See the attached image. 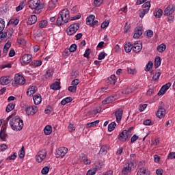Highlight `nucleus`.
Masks as SVG:
<instances>
[{"label": "nucleus", "mask_w": 175, "mask_h": 175, "mask_svg": "<svg viewBox=\"0 0 175 175\" xmlns=\"http://www.w3.org/2000/svg\"><path fill=\"white\" fill-rule=\"evenodd\" d=\"M64 18L62 16H60L59 14L56 21L57 25H58V27H61V25H62L63 24H66V23H64Z\"/></svg>", "instance_id": "obj_32"}, {"label": "nucleus", "mask_w": 175, "mask_h": 175, "mask_svg": "<svg viewBox=\"0 0 175 175\" xmlns=\"http://www.w3.org/2000/svg\"><path fill=\"white\" fill-rule=\"evenodd\" d=\"M72 97L69 96V97H66L65 98H64L62 101H61V105H62L63 106H65V105H66L67 103H70V102H72Z\"/></svg>", "instance_id": "obj_36"}, {"label": "nucleus", "mask_w": 175, "mask_h": 175, "mask_svg": "<svg viewBox=\"0 0 175 175\" xmlns=\"http://www.w3.org/2000/svg\"><path fill=\"white\" fill-rule=\"evenodd\" d=\"M36 21H38V17L36 15H31L28 18L27 24L32 25V24H35Z\"/></svg>", "instance_id": "obj_23"}, {"label": "nucleus", "mask_w": 175, "mask_h": 175, "mask_svg": "<svg viewBox=\"0 0 175 175\" xmlns=\"http://www.w3.org/2000/svg\"><path fill=\"white\" fill-rule=\"evenodd\" d=\"M82 162H83V163L85 165H90L91 163V160L85 158V157H82Z\"/></svg>", "instance_id": "obj_55"}, {"label": "nucleus", "mask_w": 175, "mask_h": 175, "mask_svg": "<svg viewBox=\"0 0 175 175\" xmlns=\"http://www.w3.org/2000/svg\"><path fill=\"white\" fill-rule=\"evenodd\" d=\"M99 124V120H96L86 124V128H92V126H96Z\"/></svg>", "instance_id": "obj_41"}, {"label": "nucleus", "mask_w": 175, "mask_h": 175, "mask_svg": "<svg viewBox=\"0 0 175 175\" xmlns=\"http://www.w3.org/2000/svg\"><path fill=\"white\" fill-rule=\"evenodd\" d=\"M68 91H70V92H73L74 94L76 93V91H77V86H70L68 87Z\"/></svg>", "instance_id": "obj_52"}, {"label": "nucleus", "mask_w": 175, "mask_h": 175, "mask_svg": "<svg viewBox=\"0 0 175 175\" xmlns=\"http://www.w3.org/2000/svg\"><path fill=\"white\" fill-rule=\"evenodd\" d=\"M79 84H80V81L79 79H74L71 82V85H72L74 87H77V85H79Z\"/></svg>", "instance_id": "obj_56"}, {"label": "nucleus", "mask_w": 175, "mask_h": 175, "mask_svg": "<svg viewBox=\"0 0 175 175\" xmlns=\"http://www.w3.org/2000/svg\"><path fill=\"white\" fill-rule=\"evenodd\" d=\"M153 35H154V32L152 30L146 31V36H147V38H152Z\"/></svg>", "instance_id": "obj_62"}, {"label": "nucleus", "mask_w": 175, "mask_h": 175, "mask_svg": "<svg viewBox=\"0 0 175 175\" xmlns=\"http://www.w3.org/2000/svg\"><path fill=\"white\" fill-rule=\"evenodd\" d=\"M170 87H172V83L170 82L163 85L158 93V95H164L165 92H166L167 90L170 88Z\"/></svg>", "instance_id": "obj_13"}, {"label": "nucleus", "mask_w": 175, "mask_h": 175, "mask_svg": "<svg viewBox=\"0 0 175 175\" xmlns=\"http://www.w3.org/2000/svg\"><path fill=\"white\" fill-rule=\"evenodd\" d=\"M173 13H174V5H170L164 10L163 14L164 16H170V14H173Z\"/></svg>", "instance_id": "obj_15"}, {"label": "nucleus", "mask_w": 175, "mask_h": 175, "mask_svg": "<svg viewBox=\"0 0 175 175\" xmlns=\"http://www.w3.org/2000/svg\"><path fill=\"white\" fill-rule=\"evenodd\" d=\"M25 112L28 116H34L38 112V107L35 105L27 107L25 109Z\"/></svg>", "instance_id": "obj_10"}, {"label": "nucleus", "mask_w": 175, "mask_h": 175, "mask_svg": "<svg viewBox=\"0 0 175 175\" xmlns=\"http://www.w3.org/2000/svg\"><path fill=\"white\" fill-rule=\"evenodd\" d=\"M33 102L35 105H40V103H42V96L40 95V94L34 96Z\"/></svg>", "instance_id": "obj_27"}, {"label": "nucleus", "mask_w": 175, "mask_h": 175, "mask_svg": "<svg viewBox=\"0 0 175 175\" xmlns=\"http://www.w3.org/2000/svg\"><path fill=\"white\" fill-rule=\"evenodd\" d=\"M28 5L30 9H36L37 10L43 9V4H40V0H30L28 2Z\"/></svg>", "instance_id": "obj_4"}, {"label": "nucleus", "mask_w": 175, "mask_h": 175, "mask_svg": "<svg viewBox=\"0 0 175 175\" xmlns=\"http://www.w3.org/2000/svg\"><path fill=\"white\" fill-rule=\"evenodd\" d=\"M106 57V53L105 52H101L98 55V59L99 61H102V59H105V57Z\"/></svg>", "instance_id": "obj_53"}, {"label": "nucleus", "mask_w": 175, "mask_h": 175, "mask_svg": "<svg viewBox=\"0 0 175 175\" xmlns=\"http://www.w3.org/2000/svg\"><path fill=\"white\" fill-rule=\"evenodd\" d=\"M156 116L158 118H163V117L166 116V110L165 108L159 107L157 112L156 113Z\"/></svg>", "instance_id": "obj_16"}, {"label": "nucleus", "mask_w": 175, "mask_h": 175, "mask_svg": "<svg viewBox=\"0 0 175 175\" xmlns=\"http://www.w3.org/2000/svg\"><path fill=\"white\" fill-rule=\"evenodd\" d=\"M95 20V16L94 15H90L88 18H87V22L86 24H88V25H90L91 24V23H93V21Z\"/></svg>", "instance_id": "obj_44"}, {"label": "nucleus", "mask_w": 175, "mask_h": 175, "mask_svg": "<svg viewBox=\"0 0 175 175\" xmlns=\"http://www.w3.org/2000/svg\"><path fill=\"white\" fill-rule=\"evenodd\" d=\"M0 32L1 38H12V35H13V28H9L5 32Z\"/></svg>", "instance_id": "obj_12"}, {"label": "nucleus", "mask_w": 175, "mask_h": 175, "mask_svg": "<svg viewBox=\"0 0 175 175\" xmlns=\"http://www.w3.org/2000/svg\"><path fill=\"white\" fill-rule=\"evenodd\" d=\"M60 85H61V83L56 81L51 85V90H54L55 91H57V90L61 89Z\"/></svg>", "instance_id": "obj_33"}, {"label": "nucleus", "mask_w": 175, "mask_h": 175, "mask_svg": "<svg viewBox=\"0 0 175 175\" xmlns=\"http://www.w3.org/2000/svg\"><path fill=\"white\" fill-rule=\"evenodd\" d=\"M5 29V21L0 18V32H2Z\"/></svg>", "instance_id": "obj_48"}, {"label": "nucleus", "mask_w": 175, "mask_h": 175, "mask_svg": "<svg viewBox=\"0 0 175 175\" xmlns=\"http://www.w3.org/2000/svg\"><path fill=\"white\" fill-rule=\"evenodd\" d=\"M25 157V150H24V146H22L21 149L19 150L18 157L23 159Z\"/></svg>", "instance_id": "obj_43"}, {"label": "nucleus", "mask_w": 175, "mask_h": 175, "mask_svg": "<svg viewBox=\"0 0 175 175\" xmlns=\"http://www.w3.org/2000/svg\"><path fill=\"white\" fill-rule=\"evenodd\" d=\"M146 109H147V104H143V105H140L139 107V111H144V110H146Z\"/></svg>", "instance_id": "obj_60"}, {"label": "nucleus", "mask_w": 175, "mask_h": 175, "mask_svg": "<svg viewBox=\"0 0 175 175\" xmlns=\"http://www.w3.org/2000/svg\"><path fill=\"white\" fill-rule=\"evenodd\" d=\"M18 43L19 44H23V46H25L27 44L26 41L24 40V38H18Z\"/></svg>", "instance_id": "obj_61"}, {"label": "nucleus", "mask_w": 175, "mask_h": 175, "mask_svg": "<svg viewBox=\"0 0 175 175\" xmlns=\"http://www.w3.org/2000/svg\"><path fill=\"white\" fill-rule=\"evenodd\" d=\"M116 126H117V124L116 122H112L111 124L108 125V131L109 132H113V129H116Z\"/></svg>", "instance_id": "obj_37"}, {"label": "nucleus", "mask_w": 175, "mask_h": 175, "mask_svg": "<svg viewBox=\"0 0 175 175\" xmlns=\"http://www.w3.org/2000/svg\"><path fill=\"white\" fill-rule=\"evenodd\" d=\"M16 158H17V153L14 152L13 154L7 158V161H14Z\"/></svg>", "instance_id": "obj_47"}, {"label": "nucleus", "mask_w": 175, "mask_h": 175, "mask_svg": "<svg viewBox=\"0 0 175 175\" xmlns=\"http://www.w3.org/2000/svg\"><path fill=\"white\" fill-rule=\"evenodd\" d=\"M6 137H8V134H6V126L4 127H2L1 132H0V139L3 140V142H5L6 140Z\"/></svg>", "instance_id": "obj_21"}, {"label": "nucleus", "mask_w": 175, "mask_h": 175, "mask_svg": "<svg viewBox=\"0 0 175 175\" xmlns=\"http://www.w3.org/2000/svg\"><path fill=\"white\" fill-rule=\"evenodd\" d=\"M122 92L124 95H129V94L133 92V89L131 87H126L122 90Z\"/></svg>", "instance_id": "obj_29"}, {"label": "nucleus", "mask_w": 175, "mask_h": 175, "mask_svg": "<svg viewBox=\"0 0 175 175\" xmlns=\"http://www.w3.org/2000/svg\"><path fill=\"white\" fill-rule=\"evenodd\" d=\"M167 158H168L169 159H175V152H170V153L168 154Z\"/></svg>", "instance_id": "obj_64"}, {"label": "nucleus", "mask_w": 175, "mask_h": 175, "mask_svg": "<svg viewBox=\"0 0 175 175\" xmlns=\"http://www.w3.org/2000/svg\"><path fill=\"white\" fill-rule=\"evenodd\" d=\"M90 54H91V49H87L83 55V57H85V58H90Z\"/></svg>", "instance_id": "obj_57"}, {"label": "nucleus", "mask_w": 175, "mask_h": 175, "mask_svg": "<svg viewBox=\"0 0 175 175\" xmlns=\"http://www.w3.org/2000/svg\"><path fill=\"white\" fill-rule=\"evenodd\" d=\"M150 8H151V3L150 1H147L142 5V9L139 10V16L141 18H143L148 12H150Z\"/></svg>", "instance_id": "obj_3"}, {"label": "nucleus", "mask_w": 175, "mask_h": 175, "mask_svg": "<svg viewBox=\"0 0 175 175\" xmlns=\"http://www.w3.org/2000/svg\"><path fill=\"white\" fill-rule=\"evenodd\" d=\"M137 175H150V171L144 167L139 168Z\"/></svg>", "instance_id": "obj_26"}, {"label": "nucleus", "mask_w": 175, "mask_h": 175, "mask_svg": "<svg viewBox=\"0 0 175 175\" xmlns=\"http://www.w3.org/2000/svg\"><path fill=\"white\" fill-rule=\"evenodd\" d=\"M161 76V72H156L153 77H152V80L153 81H157V80H159V77Z\"/></svg>", "instance_id": "obj_49"}, {"label": "nucleus", "mask_w": 175, "mask_h": 175, "mask_svg": "<svg viewBox=\"0 0 175 175\" xmlns=\"http://www.w3.org/2000/svg\"><path fill=\"white\" fill-rule=\"evenodd\" d=\"M103 2V0H94V6H97V7L100 6Z\"/></svg>", "instance_id": "obj_59"}, {"label": "nucleus", "mask_w": 175, "mask_h": 175, "mask_svg": "<svg viewBox=\"0 0 175 175\" xmlns=\"http://www.w3.org/2000/svg\"><path fill=\"white\" fill-rule=\"evenodd\" d=\"M59 14L60 15V17L64 18V23H68V21H69L70 15L68 9H64L59 13Z\"/></svg>", "instance_id": "obj_9"}, {"label": "nucleus", "mask_w": 175, "mask_h": 175, "mask_svg": "<svg viewBox=\"0 0 175 175\" xmlns=\"http://www.w3.org/2000/svg\"><path fill=\"white\" fill-rule=\"evenodd\" d=\"M132 49H133V45H132L131 42H128L125 44L124 50L126 53H131V51H132Z\"/></svg>", "instance_id": "obj_30"}, {"label": "nucleus", "mask_w": 175, "mask_h": 175, "mask_svg": "<svg viewBox=\"0 0 175 175\" xmlns=\"http://www.w3.org/2000/svg\"><path fill=\"white\" fill-rule=\"evenodd\" d=\"M79 28H80V24L79 23H74L71 25L68 29H67V34L70 36H72L73 33H76L77 31H79Z\"/></svg>", "instance_id": "obj_5"}, {"label": "nucleus", "mask_w": 175, "mask_h": 175, "mask_svg": "<svg viewBox=\"0 0 175 175\" xmlns=\"http://www.w3.org/2000/svg\"><path fill=\"white\" fill-rule=\"evenodd\" d=\"M76 49H77V45L76 44H72L69 49L70 53H75L76 51Z\"/></svg>", "instance_id": "obj_51"}, {"label": "nucleus", "mask_w": 175, "mask_h": 175, "mask_svg": "<svg viewBox=\"0 0 175 175\" xmlns=\"http://www.w3.org/2000/svg\"><path fill=\"white\" fill-rule=\"evenodd\" d=\"M142 35H143V30L141 29V27H139L134 31L133 38L134 39H139Z\"/></svg>", "instance_id": "obj_24"}, {"label": "nucleus", "mask_w": 175, "mask_h": 175, "mask_svg": "<svg viewBox=\"0 0 175 175\" xmlns=\"http://www.w3.org/2000/svg\"><path fill=\"white\" fill-rule=\"evenodd\" d=\"M162 62V60L161 59V57L157 56L154 59V67L157 69V68H159L161 66V63Z\"/></svg>", "instance_id": "obj_34"}, {"label": "nucleus", "mask_w": 175, "mask_h": 175, "mask_svg": "<svg viewBox=\"0 0 175 175\" xmlns=\"http://www.w3.org/2000/svg\"><path fill=\"white\" fill-rule=\"evenodd\" d=\"M10 125L13 131L18 132L24 128V122L20 118H14L10 120Z\"/></svg>", "instance_id": "obj_1"}, {"label": "nucleus", "mask_w": 175, "mask_h": 175, "mask_svg": "<svg viewBox=\"0 0 175 175\" xmlns=\"http://www.w3.org/2000/svg\"><path fill=\"white\" fill-rule=\"evenodd\" d=\"M53 70H48L46 72L44 77L46 79H51V77H53Z\"/></svg>", "instance_id": "obj_40"}, {"label": "nucleus", "mask_w": 175, "mask_h": 175, "mask_svg": "<svg viewBox=\"0 0 175 175\" xmlns=\"http://www.w3.org/2000/svg\"><path fill=\"white\" fill-rule=\"evenodd\" d=\"M9 24H11V25H13V27H16L18 24V19H17V18H11L9 21L8 25H9Z\"/></svg>", "instance_id": "obj_35"}, {"label": "nucleus", "mask_w": 175, "mask_h": 175, "mask_svg": "<svg viewBox=\"0 0 175 175\" xmlns=\"http://www.w3.org/2000/svg\"><path fill=\"white\" fill-rule=\"evenodd\" d=\"M50 169L49 168V167L46 166V167H44L41 171V173L42 174H47V173H49Z\"/></svg>", "instance_id": "obj_58"}, {"label": "nucleus", "mask_w": 175, "mask_h": 175, "mask_svg": "<svg viewBox=\"0 0 175 175\" xmlns=\"http://www.w3.org/2000/svg\"><path fill=\"white\" fill-rule=\"evenodd\" d=\"M143 49V44L140 42H137L133 44V50L135 53H140Z\"/></svg>", "instance_id": "obj_14"}, {"label": "nucleus", "mask_w": 175, "mask_h": 175, "mask_svg": "<svg viewBox=\"0 0 175 175\" xmlns=\"http://www.w3.org/2000/svg\"><path fill=\"white\" fill-rule=\"evenodd\" d=\"M133 167H135V160L125 163V165L122 170V174L128 175V173H131V172H132V169H133Z\"/></svg>", "instance_id": "obj_2"}, {"label": "nucleus", "mask_w": 175, "mask_h": 175, "mask_svg": "<svg viewBox=\"0 0 175 175\" xmlns=\"http://www.w3.org/2000/svg\"><path fill=\"white\" fill-rule=\"evenodd\" d=\"M36 91H38V88L35 85L30 87L27 91V95L28 96H31V95H33V94H36Z\"/></svg>", "instance_id": "obj_22"}, {"label": "nucleus", "mask_w": 175, "mask_h": 175, "mask_svg": "<svg viewBox=\"0 0 175 175\" xmlns=\"http://www.w3.org/2000/svg\"><path fill=\"white\" fill-rule=\"evenodd\" d=\"M44 134L46 135H51L53 132V128L50 125H47L45 126L44 129Z\"/></svg>", "instance_id": "obj_31"}, {"label": "nucleus", "mask_w": 175, "mask_h": 175, "mask_svg": "<svg viewBox=\"0 0 175 175\" xmlns=\"http://www.w3.org/2000/svg\"><path fill=\"white\" fill-rule=\"evenodd\" d=\"M122 113H123V111L122 109H119L115 112V116L116 117L117 122H121V119L122 118Z\"/></svg>", "instance_id": "obj_19"}, {"label": "nucleus", "mask_w": 175, "mask_h": 175, "mask_svg": "<svg viewBox=\"0 0 175 175\" xmlns=\"http://www.w3.org/2000/svg\"><path fill=\"white\" fill-rule=\"evenodd\" d=\"M11 81L9 77H1L0 78V84H1V85H8V84H10Z\"/></svg>", "instance_id": "obj_18"}, {"label": "nucleus", "mask_w": 175, "mask_h": 175, "mask_svg": "<svg viewBox=\"0 0 175 175\" xmlns=\"http://www.w3.org/2000/svg\"><path fill=\"white\" fill-rule=\"evenodd\" d=\"M166 50V45L164 44H161L157 46V51L159 53H163Z\"/></svg>", "instance_id": "obj_38"}, {"label": "nucleus", "mask_w": 175, "mask_h": 175, "mask_svg": "<svg viewBox=\"0 0 175 175\" xmlns=\"http://www.w3.org/2000/svg\"><path fill=\"white\" fill-rule=\"evenodd\" d=\"M152 62L150 61L148 62V63L146 65V68L145 69L146 72H149L150 69H151V68H152Z\"/></svg>", "instance_id": "obj_50"}, {"label": "nucleus", "mask_w": 175, "mask_h": 175, "mask_svg": "<svg viewBox=\"0 0 175 175\" xmlns=\"http://www.w3.org/2000/svg\"><path fill=\"white\" fill-rule=\"evenodd\" d=\"M46 157H47V152L46 150H42L38 152L36 159L38 163H40L46 159Z\"/></svg>", "instance_id": "obj_6"}, {"label": "nucleus", "mask_w": 175, "mask_h": 175, "mask_svg": "<svg viewBox=\"0 0 175 175\" xmlns=\"http://www.w3.org/2000/svg\"><path fill=\"white\" fill-rule=\"evenodd\" d=\"M153 124L154 122H152L150 119L144 121V125H153Z\"/></svg>", "instance_id": "obj_63"}, {"label": "nucleus", "mask_w": 175, "mask_h": 175, "mask_svg": "<svg viewBox=\"0 0 175 175\" xmlns=\"http://www.w3.org/2000/svg\"><path fill=\"white\" fill-rule=\"evenodd\" d=\"M15 106L16 105L14 103L9 104L5 109V111H7V113H10V111H12V110L14 109Z\"/></svg>", "instance_id": "obj_42"}, {"label": "nucleus", "mask_w": 175, "mask_h": 175, "mask_svg": "<svg viewBox=\"0 0 175 175\" xmlns=\"http://www.w3.org/2000/svg\"><path fill=\"white\" fill-rule=\"evenodd\" d=\"M162 14H163V11L161 9L155 10L154 12V16L156 18H161L162 17Z\"/></svg>", "instance_id": "obj_28"}, {"label": "nucleus", "mask_w": 175, "mask_h": 175, "mask_svg": "<svg viewBox=\"0 0 175 175\" xmlns=\"http://www.w3.org/2000/svg\"><path fill=\"white\" fill-rule=\"evenodd\" d=\"M117 80V77L116 75H111L108 77L107 80L106 81L107 84L114 85L116 84V81Z\"/></svg>", "instance_id": "obj_20"}, {"label": "nucleus", "mask_w": 175, "mask_h": 175, "mask_svg": "<svg viewBox=\"0 0 175 175\" xmlns=\"http://www.w3.org/2000/svg\"><path fill=\"white\" fill-rule=\"evenodd\" d=\"M114 100H116V98L113 96H111L103 100L102 103L103 105H107L109 103H113Z\"/></svg>", "instance_id": "obj_25"}, {"label": "nucleus", "mask_w": 175, "mask_h": 175, "mask_svg": "<svg viewBox=\"0 0 175 175\" xmlns=\"http://www.w3.org/2000/svg\"><path fill=\"white\" fill-rule=\"evenodd\" d=\"M23 64H29L32 61V55L30 54H25L22 57Z\"/></svg>", "instance_id": "obj_17"}, {"label": "nucleus", "mask_w": 175, "mask_h": 175, "mask_svg": "<svg viewBox=\"0 0 175 175\" xmlns=\"http://www.w3.org/2000/svg\"><path fill=\"white\" fill-rule=\"evenodd\" d=\"M58 0H51L49 1V8H55Z\"/></svg>", "instance_id": "obj_54"}, {"label": "nucleus", "mask_w": 175, "mask_h": 175, "mask_svg": "<svg viewBox=\"0 0 175 175\" xmlns=\"http://www.w3.org/2000/svg\"><path fill=\"white\" fill-rule=\"evenodd\" d=\"M68 153V148L66 147L59 148L58 150L56 152V155L58 158H64V155Z\"/></svg>", "instance_id": "obj_11"}, {"label": "nucleus", "mask_w": 175, "mask_h": 175, "mask_svg": "<svg viewBox=\"0 0 175 175\" xmlns=\"http://www.w3.org/2000/svg\"><path fill=\"white\" fill-rule=\"evenodd\" d=\"M106 152H107V146H103L100 148L98 154H99V155H102V154H106Z\"/></svg>", "instance_id": "obj_45"}, {"label": "nucleus", "mask_w": 175, "mask_h": 175, "mask_svg": "<svg viewBox=\"0 0 175 175\" xmlns=\"http://www.w3.org/2000/svg\"><path fill=\"white\" fill-rule=\"evenodd\" d=\"M14 82L16 84H18L19 85H24L26 83V80L23 75L16 74L14 77Z\"/></svg>", "instance_id": "obj_7"}, {"label": "nucleus", "mask_w": 175, "mask_h": 175, "mask_svg": "<svg viewBox=\"0 0 175 175\" xmlns=\"http://www.w3.org/2000/svg\"><path fill=\"white\" fill-rule=\"evenodd\" d=\"M129 137H131V134L128 133V130H124L118 136V139L120 140V142H126Z\"/></svg>", "instance_id": "obj_8"}, {"label": "nucleus", "mask_w": 175, "mask_h": 175, "mask_svg": "<svg viewBox=\"0 0 175 175\" xmlns=\"http://www.w3.org/2000/svg\"><path fill=\"white\" fill-rule=\"evenodd\" d=\"M96 172H98V166H96L95 167H94L92 170H89L87 172V175H94L95 174V173H96Z\"/></svg>", "instance_id": "obj_39"}, {"label": "nucleus", "mask_w": 175, "mask_h": 175, "mask_svg": "<svg viewBox=\"0 0 175 175\" xmlns=\"http://www.w3.org/2000/svg\"><path fill=\"white\" fill-rule=\"evenodd\" d=\"M45 27H47V21H41L39 23V27L44 28Z\"/></svg>", "instance_id": "obj_46"}]
</instances>
